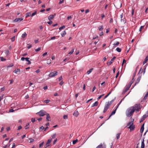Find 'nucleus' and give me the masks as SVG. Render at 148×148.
Returning <instances> with one entry per match:
<instances>
[{"instance_id": "1", "label": "nucleus", "mask_w": 148, "mask_h": 148, "mask_svg": "<svg viewBox=\"0 0 148 148\" xmlns=\"http://www.w3.org/2000/svg\"><path fill=\"white\" fill-rule=\"evenodd\" d=\"M135 110V107L133 106L128 108L126 111V116L127 117L130 116L133 114Z\"/></svg>"}, {"instance_id": "2", "label": "nucleus", "mask_w": 148, "mask_h": 148, "mask_svg": "<svg viewBox=\"0 0 148 148\" xmlns=\"http://www.w3.org/2000/svg\"><path fill=\"white\" fill-rule=\"evenodd\" d=\"M133 122L134 119L131 121L130 122L127 124V126H129V127H128L129 129H130V130H134L135 128V126L133 125Z\"/></svg>"}, {"instance_id": "3", "label": "nucleus", "mask_w": 148, "mask_h": 148, "mask_svg": "<svg viewBox=\"0 0 148 148\" xmlns=\"http://www.w3.org/2000/svg\"><path fill=\"white\" fill-rule=\"evenodd\" d=\"M36 114H38L40 116H43L46 114V112L43 110H41L39 112L37 113Z\"/></svg>"}, {"instance_id": "4", "label": "nucleus", "mask_w": 148, "mask_h": 148, "mask_svg": "<svg viewBox=\"0 0 148 148\" xmlns=\"http://www.w3.org/2000/svg\"><path fill=\"white\" fill-rule=\"evenodd\" d=\"M58 72L56 71H54L53 72L50 73L49 75V77H55L58 74Z\"/></svg>"}, {"instance_id": "5", "label": "nucleus", "mask_w": 148, "mask_h": 148, "mask_svg": "<svg viewBox=\"0 0 148 148\" xmlns=\"http://www.w3.org/2000/svg\"><path fill=\"white\" fill-rule=\"evenodd\" d=\"M135 107V109L137 108L139 110H140L142 108V106L140 105V104H136L134 106Z\"/></svg>"}, {"instance_id": "6", "label": "nucleus", "mask_w": 148, "mask_h": 148, "mask_svg": "<svg viewBox=\"0 0 148 148\" xmlns=\"http://www.w3.org/2000/svg\"><path fill=\"white\" fill-rule=\"evenodd\" d=\"M56 16V14H55L53 15H51L48 17V19L49 21H51L52 19Z\"/></svg>"}, {"instance_id": "7", "label": "nucleus", "mask_w": 148, "mask_h": 148, "mask_svg": "<svg viewBox=\"0 0 148 148\" xmlns=\"http://www.w3.org/2000/svg\"><path fill=\"white\" fill-rule=\"evenodd\" d=\"M51 139H49L48 140L46 144V145H47V146L46 147H45V148H47V147H48L49 146V145L48 144H49L51 143Z\"/></svg>"}, {"instance_id": "8", "label": "nucleus", "mask_w": 148, "mask_h": 148, "mask_svg": "<svg viewBox=\"0 0 148 148\" xmlns=\"http://www.w3.org/2000/svg\"><path fill=\"white\" fill-rule=\"evenodd\" d=\"M23 20V18H17L14 20L13 21L14 22H18L22 21Z\"/></svg>"}, {"instance_id": "9", "label": "nucleus", "mask_w": 148, "mask_h": 148, "mask_svg": "<svg viewBox=\"0 0 148 148\" xmlns=\"http://www.w3.org/2000/svg\"><path fill=\"white\" fill-rule=\"evenodd\" d=\"M132 82L131 84L130 85V86H127L125 89V90H124V92L125 93L127 92V90L129 89V88H130L131 85L132 84Z\"/></svg>"}, {"instance_id": "10", "label": "nucleus", "mask_w": 148, "mask_h": 148, "mask_svg": "<svg viewBox=\"0 0 148 148\" xmlns=\"http://www.w3.org/2000/svg\"><path fill=\"white\" fill-rule=\"evenodd\" d=\"M13 72L17 74H19L20 72V70L19 69H18L14 70L13 71Z\"/></svg>"}, {"instance_id": "11", "label": "nucleus", "mask_w": 148, "mask_h": 148, "mask_svg": "<svg viewBox=\"0 0 148 148\" xmlns=\"http://www.w3.org/2000/svg\"><path fill=\"white\" fill-rule=\"evenodd\" d=\"M141 76L138 77V78L137 79L136 82V83H135L134 86H135V85H136L139 82L141 79Z\"/></svg>"}, {"instance_id": "12", "label": "nucleus", "mask_w": 148, "mask_h": 148, "mask_svg": "<svg viewBox=\"0 0 148 148\" xmlns=\"http://www.w3.org/2000/svg\"><path fill=\"white\" fill-rule=\"evenodd\" d=\"M117 108H116L115 110H114V111H113L111 113L110 115L109 118H108V119H109L110 117L113 114H115V112H116V109H117Z\"/></svg>"}, {"instance_id": "13", "label": "nucleus", "mask_w": 148, "mask_h": 148, "mask_svg": "<svg viewBox=\"0 0 148 148\" xmlns=\"http://www.w3.org/2000/svg\"><path fill=\"white\" fill-rule=\"evenodd\" d=\"M79 114V113L78 112V111L77 110H75L74 113H73V115L74 116L77 117Z\"/></svg>"}, {"instance_id": "14", "label": "nucleus", "mask_w": 148, "mask_h": 148, "mask_svg": "<svg viewBox=\"0 0 148 148\" xmlns=\"http://www.w3.org/2000/svg\"><path fill=\"white\" fill-rule=\"evenodd\" d=\"M148 60V55L144 59V61L143 62V64L144 65L145 63L147 62Z\"/></svg>"}, {"instance_id": "15", "label": "nucleus", "mask_w": 148, "mask_h": 148, "mask_svg": "<svg viewBox=\"0 0 148 148\" xmlns=\"http://www.w3.org/2000/svg\"><path fill=\"white\" fill-rule=\"evenodd\" d=\"M144 123L143 124L141 127V128L140 129V132L141 133H142L144 131Z\"/></svg>"}, {"instance_id": "16", "label": "nucleus", "mask_w": 148, "mask_h": 148, "mask_svg": "<svg viewBox=\"0 0 148 148\" xmlns=\"http://www.w3.org/2000/svg\"><path fill=\"white\" fill-rule=\"evenodd\" d=\"M148 97V93H147L145 95V97L143 99V100L141 101V102H143V101H145V100H146L147 99V97Z\"/></svg>"}, {"instance_id": "17", "label": "nucleus", "mask_w": 148, "mask_h": 148, "mask_svg": "<svg viewBox=\"0 0 148 148\" xmlns=\"http://www.w3.org/2000/svg\"><path fill=\"white\" fill-rule=\"evenodd\" d=\"M98 102L97 101H96L95 103H93L91 106V107H93L94 106H97L98 104Z\"/></svg>"}, {"instance_id": "18", "label": "nucleus", "mask_w": 148, "mask_h": 148, "mask_svg": "<svg viewBox=\"0 0 148 148\" xmlns=\"http://www.w3.org/2000/svg\"><path fill=\"white\" fill-rule=\"evenodd\" d=\"M46 115V119L47 121H49V119H50V116L49 115V114L48 113H47L46 112V114H45Z\"/></svg>"}, {"instance_id": "19", "label": "nucleus", "mask_w": 148, "mask_h": 148, "mask_svg": "<svg viewBox=\"0 0 148 148\" xmlns=\"http://www.w3.org/2000/svg\"><path fill=\"white\" fill-rule=\"evenodd\" d=\"M27 35V34L25 32H24L22 35L21 37L23 38H25Z\"/></svg>"}, {"instance_id": "20", "label": "nucleus", "mask_w": 148, "mask_h": 148, "mask_svg": "<svg viewBox=\"0 0 148 148\" xmlns=\"http://www.w3.org/2000/svg\"><path fill=\"white\" fill-rule=\"evenodd\" d=\"M144 139H143L141 143V148H144L145 147V144L144 143Z\"/></svg>"}, {"instance_id": "21", "label": "nucleus", "mask_w": 148, "mask_h": 148, "mask_svg": "<svg viewBox=\"0 0 148 148\" xmlns=\"http://www.w3.org/2000/svg\"><path fill=\"white\" fill-rule=\"evenodd\" d=\"M29 58L28 57L26 58V59L25 60L26 61L28 62V63L27 64H31V62L29 60Z\"/></svg>"}, {"instance_id": "22", "label": "nucleus", "mask_w": 148, "mask_h": 148, "mask_svg": "<svg viewBox=\"0 0 148 148\" xmlns=\"http://www.w3.org/2000/svg\"><path fill=\"white\" fill-rule=\"evenodd\" d=\"M121 134V133H119L117 134H116V138L117 139H118L120 138V135Z\"/></svg>"}, {"instance_id": "23", "label": "nucleus", "mask_w": 148, "mask_h": 148, "mask_svg": "<svg viewBox=\"0 0 148 148\" xmlns=\"http://www.w3.org/2000/svg\"><path fill=\"white\" fill-rule=\"evenodd\" d=\"M109 108L106 107L105 106L104 110L103 111V113H105L106 111Z\"/></svg>"}, {"instance_id": "24", "label": "nucleus", "mask_w": 148, "mask_h": 148, "mask_svg": "<svg viewBox=\"0 0 148 148\" xmlns=\"http://www.w3.org/2000/svg\"><path fill=\"white\" fill-rule=\"evenodd\" d=\"M31 13H30L29 12H27L26 14V17L27 18L28 16H31Z\"/></svg>"}, {"instance_id": "25", "label": "nucleus", "mask_w": 148, "mask_h": 148, "mask_svg": "<svg viewBox=\"0 0 148 148\" xmlns=\"http://www.w3.org/2000/svg\"><path fill=\"white\" fill-rule=\"evenodd\" d=\"M121 21L124 23H125L126 22V19L125 18H123V19H121Z\"/></svg>"}, {"instance_id": "26", "label": "nucleus", "mask_w": 148, "mask_h": 148, "mask_svg": "<svg viewBox=\"0 0 148 148\" xmlns=\"http://www.w3.org/2000/svg\"><path fill=\"white\" fill-rule=\"evenodd\" d=\"M93 70V69L92 68L89 69L88 71L87 72V73L88 74H89Z\"/></svg>"}, {"instance_id": "27", "label": "nucleus", "mask_w": 148, "mask_h": 148, "mask_svg": "<svg viewBox=\"0 0 148 148\" xmlns=\"http://www.w3.org/2000/svg\"><path fill=\"white\" fill-rule=\"evenodd\" d=\"M103 29V26L101 25L99 27V31H101Z\"/></svg>"}, {"instance_id": "28", "label": "nucleus", "mask_w": 148, "mask_h": 148, "mask_svg": "<svg viewBox=\"0 0 148 148\" xmlns=\"http://www.w3.org/2000/svg\"><path fill=\"white\" fill-rule=\"evenodd\" d=\"M66 34L65 31H64L61 34L62 36V37L64 36Z\"/></svg>"}, {"instance_id": "29", "label": "nucleus", "mask_w": 148, "mask_h": 148, "mask_svg": "<svg viewBox=\"0 0 148 148\" xmlns=\"http://www.w3.org/2000/svg\"><path fill=\"white\" fill-rule=\"evenodd\" d=\"M106 106L109 108L110 105L109 104V102H106V104L105 105Z\"/></svg>"}, {"instance_id": "30", "label": "nucleus", "mask_w": 148, "mask_h": 148, "mask_svg": "<svg viewBox=\"0 0 148 148\" xmlns=\"http://www.w3.org/2000/svg\"><path fill=\"white\" fill-rule=\"evenodd\" d=\"M147 114H145L143 116L144 118L146 119L147 117L148 116V112H147Z\"/></svg>"}, {"instance_id": "31", "label": "nucleus", "mask_w": 148, "mask_h": 148, "mask_svg": "<svg viewBox=\"0 0 148 148\" xmlns=\"http://www.w3.org/2000/svg\"><path fill=\"white\" fill-rule=\"evenodd\" d=\"M5 53L7 56L10 53V52L8 50L5 51Z\"/></svg>"}, {"instance_id": "32", "label": "nucleus", "mask_w": 148, "mask_h": 148, "mask_svg": "<svg viewBox=\"0 0 148 148\" xmlns=\"http://www.w3.org/2000/svg\"><path fill=\"white\" fill-rule=\"evenodd\" d=\"M1 60L2 61H5L6 59L5 58H4L3 57H0Z\"/></svg>"}, {"instance_id": "33", "label": "nucleus", "mask_w": 148, "mask_h": 148, "mask_svg": "<svg viewBox=\"0 0 148 148\" xmlns=\"http://www.w3.org/2000/svg\"><path fill=\"white\" fill-rule=\"evenodd\" d=\"M116 50L118 52H121V49L119 47H117L116 48Z\"/></svg>"}, {"instance_id": "34", "label": "nucleus", "mask_w": 148, "mask_h": 148, "mask_svg": "<svg viewBox=\"0 0 148 148\" xmlns=\"http://www.w3.org/2000/svg\"><path fill=\"white\" fill-rule=\"evenodd\" d=\"M29 124L28 123L27 125H26L25 126V129H27L29 128Z\"/></svg>"}, {"instance_id": "35", "label": "nucleus", "mask_w": 148, "mask_h": 148, "mask_svg": "<svg viewBox=\"0 0 148 148\" xmlns=\"http://www.w3.org/2000/svg\"><path fill=\"white\" fill-rule=\"evenodd\" d=\"M56 133H55V134H53L51 136L52 138L53 139L55 138H56Z\"/></svg>"}, {"instance_id": "36", "label": "nucleus", "mask_w": 148, "mask_h": 148, "mask_svg": "<svg viewBox=\"0 0 148 148\" xmlns=\"http://www.w3.org/2000/svg\"><path fill=\"white\" fill-rule=\"evenodd\" d=\"M102 145L101 143L97 147V148H102Z\"/></svg>"}, {"instance_id": "37", "label": "nucleus", "mask_w": 148, "mask_h": 148, "mask_svg": "<svg viewBox=\"0 0 148 148\" xmlns=\"http://www.w3.org/2000/svg\"><path fill=\"white\" fill-rule=\"evenodd\" d=\"M78 141V140L77 139H76V140H73V144H75Z\"/></svg>"}, {"instance_id": "38", "label": "nucleus", "mask_w": 148, "mask_h": 148, "mask_svg": "<svg viewBox=\"0 0 148 148\" xmlns=\"http://www.w3.org/2000/svg\"><path fill=\"white\" fill-rule=\"evenodd\" d=\"M104 95V94H103L99 97L97 98V99L98 100L100 99Z\"/></svg>"}, {"instance_id": "39", "label": "nucleus", "mask_w": 148, "mask_h": 148, "mask_svg": "<svg viewBox=\"0 0 148 148\" xmlns=\"http://www.w3.org/2000/svg\"><path fill=\"white\" fill-rule=\"evenodd\" d=\"M112 62L110 60V61H109L107 62V64L108 65H110L112 64Z\"/></svg>"}, {"instance_id": "40", "label": "nucleus", "mask_w": 148, "mask_h": 148, "mask_svg": "<svg viewBox=\"0 0 148 148\" xmlns=\"http://www.w3.org/2000/svg\"><path fill=\"white\" fill-rule=\"evenodd\" d=\"M111 93V92H109L108 94V95H106L105 97H104L103 99H105L106 98H107L110 94V93Z\"/></svg>"}, {"instance_id": "41", "label": "nucleus", "mask_w": 148, "mask_h": 148, "mask_svg": "<svg viewBox=\"0 0 148 148\" xmlns=\"http://www.w3.org/2000/svg\"><path fill=\"white\" fill-rule=\"evenodd\" d=\"M65 27V26L63 25V26H61V27H60L59 28V29L60 30H61V29L64 28Z\"/></svg>"}, {"instance_id": "42", "label": "nucleus", "mask_w": 148, "mask_h": 148, "mask_svg": "<svg viewBox=\"0 0 148 148\" xmlns=\"http://www.w3.org/2000/svg\"><path fill=\"white\" fill-rule=\"evenodd\" d=\"M11 40L12 42L14 41L15 40V36H14V37L11 38Z\"/></svg>"}, {"instance_id": "43", "label": "nucleus", "mask_w": 148, "mask_h": 148, "mask_svg": "<svg viewBox=\"0 0 148 148\" xmlns=\"http://www.w3.org/2000/svg\"><path fill=\"white\" fill-rule=\"evenodd\" d=\"M44 142H42V143H41L39 145V147L40 148L44 144Z\"/></svg>"}, {"instance_id": "44", "label": "nucleus", "mask_w": 148, "mask_h": 148, "mask_svg": "<svg viewBox=\"0 0 148 148\" xmlns=\"http://www.w3.org/2000/svg\"><path fill=\"white\" fill-rule=\"evenodd\" d=\"M74 51V49H73L71 51H70L69 53V54H71Z\"/></svg>"}, {"instance_id": "45", "label": "nucleus", "mask_w": 148, "mask_h": 148, "mask_svg": "<svg viewBox=\"0 0 148 148\" xmlns=\"http://www.w3.org/2000/svg\"><path fill=\"white\" fill-rule=\"evenodd\" d=\"M41 49V48L40 47H39L37 49H35V51H39Z\"/></svg>"}, {"instance_id": "46", "label": "nucleus", "mask_w": 148, "mask_h": 148, "mask_svg": "<svg viewBox=\"0 0 148 148\" xmlns=\"http://www.w3.org/2000/svg\"><path fill=\"white\" fill-rule=\"evenodd\" d=\"M36 14V11H35V12L33 13L31 16H34V15H35V14Z\"/></svg>"}, {"instance_id": "47", "label": "nucleus", "mask_w": 148, "mask_h": 148, "mask_svg": "<svg viewBox=\"0 0 148 148\" xmlns=\"http://www.w3.org/2000/svg\"><path fill=\"white\" fill-rule=\"evenodd\" d=\"M114 100L113 99V100H112L111 101H110V102H109V104L111 105V104L114 101Z\"/></svg>"}, {"instance_id": "48", "label": "nucleus", "mask_w": 148, "mask_h": 148, "mask_svg": "<svg viewBox=\"0 0 148 148\" xmlns=\"http://www.w3.org/2000/svg\"><path fill=\"white\" fill-rule=\"evenodd\" d=\"M64 2V0H60L59 3V4H61Z\"/></svg>"}, {"instance_id": "49", "label": "nucleus", "mask_w": 148, "mask_h": 148, "mask_svg": "<svg viewBox=\"0 0 148 148\" xmlns=\"http://www.w3.org/2000/svg\"><path fill=\"white\" fill-rule=\"evenodd\" d=\"M36 120L35 118H32L31 119V121L33 123Z\"/></svg>"}, {"instance_id": "50", "label": "nucleus", "mask_w": 148, "mask_h": 148, "mask_svg": "<svg viewBox=\"0 0 148 148\" xmlns=\"http://www.w3.org/2000/svg\"><path fill=\"white\" fill-rule=\"evenodd\" d=\"M29 140H30V143H32L34 141V139L32 138H30L29 139Z\"/></svg>"}, {"instance_id": "51", "label": "nucleus", "mask_w": 148, "mask_h": 148, "mask_svg": "<svg viewBox=\"0 0 148 148\" xmlns=\"http://www.w3.org/2000/svg\"><path fill=\"white\" fill-rule=\"evenodd\" d=\"M50 101V100H46L44 101V102L46 103H48Z\"/></svg>"}, {"instance_id": "52", "label": "nucleus", "mask_w": 148, "mask_h": 148, "mask_svg": "<svg viewBox=\"0 0 148 148\" xmlns=\"http://www.w3.org/2000/svg\"><path fill=\"white\" fill-rule=\"evenodd\" d=\"M51 63V60H47V64H50Z\"/></svg>"}, {"instance_id": "53", "label": "nucleus", "mask_w": 148, "mask_h": 148, "mask_svg": "<svg viewBox=\"0 0 148 148\" xmlns=\"http://www.w3.org/2000/svg\"><path fill=\"white\" fill-rule=\"evenodd\" d=\"M68 118L67 116L66 115H64L63 116V118L64 119H66Z\"/></svg>"}, {"instance_id": "54", "label": "nucleus", "mask_w": 148, "mask_h": 148, "mask_svg": "<svg viewBox=\"0 0 148 148\" xmlns=\"http://www.w3.org/2000/svg\"><path fill=\"white\" fill-rule=\"evenodd\" d=\"M28 46L27 47V48L28 49H29L31 47L32 45H31L28 44Z\"/></svg>"}, {"instance_id": "55", "label": "nucleus", "mask_w": 148, "mask_h": 148, "mask_svg": "<svg viewBox=\"0 0 148 148\" xmlns=\"http://www.w3.org/2000/svg\"><path fill=\"white\" fill-rule=\"evenodd\" d=\"M14 111V110L13 109H12L9 110V112H13Z\"/></svg>"}, {"instance_id": "56", "label": "nucleus", "mask_w": 148, "mask_h": 148, "mask_svg": "<svg viewBox=\"0 0 148 148\" xmlns=\"http://www.w3.org/2000/svg\"><path fill=\"white\" fill-rule=\"evenodd\" d=\"M119 44V42H116V43H114V45H118Z\"/></svg>"}, {"instance_id": "57", "label": "nucleus", "mask_w": 148, "mask_h": 148, "mask_svg": "<svg viewBox=\"0 0 148 148\" xmlns=\"http://www.w3.org/2000/svg\"><path fill=\"white\" fill-rule=\"evenodd\" d=\"M105 17L104 14H101V19H102Z\"/></svg>"}, {"instance_id": "58", "label": "nucleus", "mask_w": 148, "mask_h": 148, "mask_svg": "<svg viewBox=\"0 0 148 148\" xmlns=\"http://www.w3.org/2000/svg\"><path fill=\"white\" fill-rule=\"evenodd\" d=\"M116 58V57L115 56H114L113 57V58L111 59V60L112 62L113 61H114V60Z\"/></svg>"}, {"instance_id": "59", "label": "nucleus", "mask_w": 148, "mask_h": 148, "mask_svg": "<svg viewBox=\"0 0 148 148\" xmlns=\"http://www.w3.org/2000/svg\"><path fill=\"white\" fill-rule=\"evenodd\" d=\"M40 128L42 130L44 129L45 127L44 126H42L40 127Z\"/></svg>"}, {"instance_id": "60", "label": "nucleus", "mask_w": 148, "mask_h": 148, "mask_svg": "<svg viewBox=\"0 0 148 148\" xmlns=\"http://www.w3.org/2000/svg\"><path fill=\"white\" fill-rule=\"evenodd\" d=\"M26 59V58H25L24 57H22L21 58V60H22V61H24Z\"/></svg>"}, {"instance_id": "61", "label": "nucleus", "mask_w": 148, "mask_h": 148, "mask_svg": "<svg viewBox=\"0 0 148 148\" xmlns=\"http://www.w3.org/2000/svg\"><path fill=\"white\" fill-rule=\"evenodd\" d=\"M62 79V76H61L58 78V79H59V81H60V80H61Z\"/></svg>"}, {"instance_id": "62", "label": "nucleus", "mask_w": 148, "mask_h": 148, "mask_svg": "<svg viewBox=\"0 0 148 148\" xmlns=\"http://www.w3.org/2000/svg\"><path fill=\"white\" fill-rule=\"evenodd\" d=\"M5 88L4 87L2 88L1 89V92H2V91H3L5 90Z\"/></svg>"}, {"instance_id": "63", "label": "nucleus", "mask_w": 148, "mask_h": 148, "mask_svg": "<svg viewBox=\"0 0 148 148\" xmlns=\"http://www.w3.org/2000/svg\"><path fill=\"white\" fill-rule=\"evenodd\" d=\"M22 128V127L21 126V125L19 126L18 127V130H20Z\"/></svg>"}, {"instance_id": "64", "label": "nucleus", "mask_w": 148, "mask_h": 148, "mask_svg": "<svg viewBox=\"0 0 148 148\" xmlns=\"http://www.w3.org/2000/svg\"><path fill=\"white\" fill-rule=\"evenodd\" d=\"M47 23L48 24H49L50 25H51L52 23V21H50L49 22H47Z\"/></svg>"}]
</instances>
